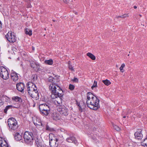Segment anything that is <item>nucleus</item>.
Segmentation results:
<instances>
[{
	"mask_svg": "<svg viewBox=\"0 0 147 147\" xmlns=\"http://www.w3.org/2000/svg\"><path fill=\"white\" fill-rule=\"evenodd\" d=\"M97 86L96 81L94 80V84L91 87V88L93 90L94 88L96 87Z\"/></svg>",
	"mask_w": 147,
	"mask_h": 147,
	"instance_id": "28",
	"label": "nucleus"
},
{
	"mask_svg": "<svg viewBox=\"0 0 147 147\" xmlns=\"http://www.w3.org/2000/svg\"><path fill=\"white\" fill-rule=\"evenodd\" d=\"M63 1L65 3H67L68 2L67 0H63Z\"/></svg>",
	"mask_w": 147,
	"mask_h": 147,
	"instance_id": "42",
	"label": "nucleus"
},
{
	"mask_svg": "<svg viewBox=\"0 0 147 147\" xmlns=\"http://www.w3.org/2000/svg\"><path fill=\"white\" fill-rule=\"evenodd\" d=\"M5 37L8 41L10 43H13L16 41L17 37L14 33L9 31L5 36Z\"/></svg>",
	"mask_w": 147,
	"mask_h": 147,
	"instance_id": "9",
	"label": "nucleus"
},
{
	"mask_svg": "<svg viewBox=\"0 0 147 147\" xmlns=\"http://www.w3.org/2000/svg\"><path fill=\"white\" fill-rule=\"evenodd\" d=\"M36 121H34V124L35 125L42 126L43 125L41 122V121L39 118L36 117Z\"/></svg>",
	"mask_w": 147,
	"mask_h": 147,
	"instance_id": "20",
	"label": "nucleus"
},
{
	"mask_svg": "<svg viewBox=\"0 0 147 147\" xmlns=\"http://www.w3.org/2000/svg\"><path fill=\"white\" fill-rule=\"evenodd\" d=\"M68 67L72 71H74V69H73V67L72 65L69 64Z\"/></svg>",
	"mask_w": 147,
	"mask_h": 147,
	"instance_id": "30",
	"label": "nucleus"
},
{
	"mask_svg": "<svg viewBox=\"0 0 147 147\" xmlns=\"http://www.w3.org/2000/svg\"><path fill=\"white\" fill-rule=\"evenodd\" d=\"M17 90L19 91L23 92L24 88V85L23 83L20 82L18 83L16 85Z\"/></svg>",
	"mask_w": 147,
	"mask_h": 147,
	"instance_id": "15",
	"label": "nucleus"
},
{
	"mask_svg": "<svg viewBox=\"0 0 147 147\" xmlns=\"http://www.w3.org/2000/svg\"><path fill=\"white\" fill-rule=\"evenodd\" d=\"M14 137L15 139L17 141H20L22 138L21 135L18 132L15 133Z\"/></svg>",
	"mask_w": 147,
	"mask_h": 147,
	"instance_id": "18",
	"label": "nucleus"
},
{
	"mask_svg": "<svg viewBox=\"0 0 147 147\" xmlns=\"http://www.w3.org/2000/svg\"><path fill=\"white\" fill-rule=\"evenodd\" d=\"M59 140L54 136L50 138L49 144L51 147H57L58 146V141Z\"/></svg>",
	"mask_w": 147,
	"mask_h": 147,
	"instance_id": "10",
	"label": "nucleus"
},
{
	"mask_svg": "<svg viewBox=\"0 0 147 147\" xmlns=\"http://www.w3.org/2000/svg\"><path fill=\"white\" fill-rule=\"evenodd\" d=\"M46 130H48V131L50 130V127L47 125L46 126Z\"/></svg>",
	"mask_w": 147,
	"mask_h": 147,
	"instance_id": "35",
	"label": "nucleus"
},
{
	"mask_svg": "<svg viewBox=\"0 0 147 147\" xmlns=\"http://www.w3.org/2000/svg\"><path fill=\"white\" fill-rule=\"evenodd\" d=\"M74 87H75L74 86V85H73L72 84H71L69 85V88L71 90H73L74 88Z\"/></svg>",
	"mask_w": 147,
	"mask_h": 147,
	"instance_id": "29",
	"label": "nucleus"
},
{
	"mask_svg": "<svg viewBox=\"0 0 147 147\" xmlns=\"http://www.w3.org/2000/svg\"><path fill=\"white\" fill-rule=\"evenodd\" d=\"M123 68L122 67H121V66L119 68V69L121 71V72H123Z\"/></svg>",
	"mask_w": 147,
	"mask_h": 147,
	"instance_id": "38",
	"label": "nucleus"
},
{
	"mask_svg": "<svg viewBox=\"0 0 147 147\" xmlns=\"http://www.w3.org/2000/svg\"><path fill=\"white\" fill-rule=\"evenodd\" d=\"M25 32L26 34L31 36L32 35V30L28 28H26L25 30Z\"/></svg>",
	"mask_w": 147,
	"mask_h": 147,
	"instance_id": "24",
	"label": "nucleus"
},
{
	"mask_svg": "<svg viewBox=\"0 0 147 147\" xmlns=\"http://www.w3.org/2000/svg\"><path fill=\"white\" fill-rule=\"evenodd\" d=\"M116 18H122V16H116Z\"/></svg>",
	"mask_w": 147,
	"mask_h": 147,
	"instance_id": "39",
	"label": "nucleus"
},
{
	"mask_svg": "<svg viewBox=\"0 0 147 147\" xmlns=\"http://www.w3.org/2000/svg\"><path fill=\"white\" fill-rule=\"evenodd\" d=\"M0 76L3 80H6L9 78V74L7 70L3 66L0 67Z\"/></svg>",
	"mask_w": 147,
	"mask_h": 147,
	"instance_id": "8",
	"label": "nucleus"
},
{
	"mask_svg": "<svg viewBox=\"0 0 147 147\" xmlns=\"http://www.w3.org/2000/svg\"><path fill=\"white\" fill-rule=\"evenodd\" d=\"M75 14L76 15H77L78 14V13L77 12H75Z\"/></svg>",
	"mask_w": 147,
	"mask_h": 147,
	"instance_id": "45",
	"label": "nucleus"
},
{
	"mask_svg": "<svg viewBox=\"0 0 147 147\" xmlns=\"http://www.w3.org/2000/svg\"><path fill=\"white\" fill-rule=\"evenodd\" d=\"M51 118L53 120L57 121L60 119V117L58 114L56 113H53L51 114Z\"/></svg>",
	"mask_w": 147,
	"mask_h": 147,
	"instance_id": "17",
	"label": "nucleus"
},
{
	"mask_svg": "<svg viewBox=\"0 0 147 147\" xmlns=\"http://www.w3.org/2000/svg\"><path fill=\"white\" fill-rule=\"evenodd\" d=\"M102 82L106 85L109 86L111 84V82L110 81L106 79L102 81Z\"/></svg>",
	"mask_w": 147,
	"mask_h": 147,
	"instance_id": "26",
	"label": "nucleus"
},
{
	"mask_svg": "<svg viewBox=\"0 0 147 147\" xmlns=\"http://www.w3.org/2000/svg\"><path fill=\"white\" fill-rule=\"evenodd\" d=\"M112 125H113V128L117 131H119L120 130V128L118 126L114 124L113 123H112Z\"/></svg>",
	"mask_w": 147,
	"mask_h": 147,
	"instance_id": "27",
	"label": "nucleus"
},
{
	"mask_svg": "<svg viewBox=\"0 0 147 147\" xmlns=\"http://www.w3.org/2000/svg\"><path fill=\"white\" fill-rule=\"evenodd\" d=\"M18 108V107H15L12 106V105H7L5 109H4V112L5 114H7V111L8 110L10 109H12V108Z\"/></svg>",
	"mask_w": 147,
	"mask_h": 147,
	"instance_id": "19",
	"label": "nucleus"
},
{
	"mask_svg": "<svg viewBox=\"0 0 147 147\" xmlns=\"http://www.w3.org/2000/svg\"><path fill=\"white\" fill-rule=\"evenodd\" d=\"M139 15L140 16V17H141V15Z\"/></svg>",
	"mask_w": 147,
	"mask_h": 147,
	"instance_id": "47",
	"label": "nucleus"
},
{
	"mask_svg": "<svg viewBox=\"0 0 147 147\" xmlns=\"http://www.w3.org/2000/svg\"><path fill=\"white\" fill-rule=\"evenodd\" d=\"M12 100H14L16 102H22V99L20 97L17 96L13 97H12Z\"/></svg>",
	"mask_w": 147,
	"mask_h": 147,
	"instance_id": "21",
	"label": "nucleus"
},
{
	"mask_svg": "<svg viewBox=\"0 0 147 147\" xmlns=\"http://www.w3.org/2000/svg\"><path fill=\"white\" fill-rule=\"evenodd\" d=\"M33 142L35 141V144L36 145L37 147H42V145L41 143L40 142V140H39L38 136L35 135V137H33Z\"/></svg>",
	"mask_w": 147,
	"mask_h": 147,
	"instance_id": "13",
	"label": "nucleus"
},
{
	"mask_svg": "<svg viewBox=\"0 0 147 147\" xmlns=\"http://www.w3.org/2000/svg\"><path fill=\"white\" fill-rule=\"evenodd\" d=\"M49 85V89L52 93L51 95V98L55 99L58 97L63 96V91L61 88L57 85L59 79L50 76L48 79Z\"/></svg>",
	"mask_w": 147,
	"mask_h": 147,
	"instance_id": "1",
	"label": "nucleus"
},
{
	"mask_svg": "<svg viewBox=\"0 0 147 147\" xmlns=\"http://www.w3.org/2000/svg\"><path fill=\"white\" fill-rule=\"evenodd\" d=\"M62 97H58L56 98H57L56 101L58 104L57 106V110L62 116H67L69 114V110L64 105H61L62 100Z\"/></svg>",
	"mask_w": 147,
	"mask_h": 147,
	"instance_id": "3",
	"label": "nucleus"
},
{
	"mask_svg": "<svg viewBox=\"0 0 147 147\" xmlns=\"http://www.w3.org/2000/svg\"><path fill=\"white\" fill-rule=\"evenodd\" d=\"M60 130L61 131L64 132L65 131V130L63 128H61Z\"/></svg>",
	"mask_w": 147,
	"mask_h": 147,
	"instance_id": "40",
	"label": "nucleus"
},
{
	"mask_svg": "<svg viewBox=\"0 0 147 147\" xmlns=\"http://www.w3.org/2000/svg\"><path fill=\"white\" fill-rule=\"evenodd\" d=\"M125 66V65L124 63H123L121 66V67H122L123 68Z\"/></svg>",
	"mask_w": 147,
	"mask_h": 147,
	"instance_id": "41",
	"label": "nucleus"
},
{
	"mask_svg": "<svg viewBox=\"0 0 147 147\" xmlns=\"http://www.w3.org/2000/svg\"><path fill=\"white\" fill-rule=\"evenodd\" d=\"M40 113L44 116H49L51 114L50 106L49 104H43L39 106Z\"/></svg>",
	"mask_w": 147,
	"mask_h": 147,
	"instance_id": "6",
	"label": "nucleus"
},
{
	"mask_svg": "<svg viewBox=\"0 0 147 147\" xmlns=\"http://www.w3.org/2000/svg\"><path fill=\"white\" fill-rule=\"evenodd\" d=\"M86 55L93 60H95L96 59V57L95 56L91 53H87Z\"/></svg>",
	"mask_w": 147,
	"mask_h": 147,
	"instance_id": "23",
	"label": "nucleus"
},
{
	"mask_svg": "<svg viewBox=\"0 0 147 147\" xmlns=\"http://www.w3.org/2000/svg\"><path fill=\"white\" fill-rule=\"evenodd\" d=\"M3 104V102L2 100L0 99V107Z\"/></svg>",
	"mask_w": 147,
	"mask_h": 147,
	"instance_id": "36",
	"label": "nucleus"
},
{
	"mask_svg": "<svg viewBox=\"0 0 147 147\" xmlns=\"http://www.w3.org/2000/svg\"><path fill=\"white\" fill-rule=\"evenodd\" d=\"M8 128L10 131H17L18 126L17 121L13 118L9 119L7 121Z\"/></svg>",
	"mask_w": 147,
	"mask_h": 147,
	"instance_id": "7",
	"label": "nucleus"
},
{
	"mask_svg": "<svg viewBox=\"0 0 147 147\" xmlns=\"http://www.w3.org/2000/svg\"><path fill=\"white\" fill-rule=\"evenodd\" d=\"M19 75L16 72L12 70L11 71V77L12 80L14 82H16L18 79V75Z\"/></svg>",
	"mask_w": 147,
	"mask_h": 147,
	"instance_id": "14",
	"label": "nucleus"
},
{
	"mask_svg": "<svg viewBox=\"0 0 147 147\" xmlns=\"http://www.w3.org/2000/svg\"><path fill=\"white\" fill-rule=\"evenodd\" d=\"M78 106L79 107V109L80 111L82 112V108L80 105V103H78Z\"/></svg>",
	"mask_w": 147,
	"mask_h": 147,
	"instance_id": "32",
	"label": "nucleus"
},
{
	"mask_svg": "<svg viewBox=\"0 0 147 147\" xmlns=\"http://www.w3.org/2000/svg\"><path fill=\"white\" fill-rule=\"evenodd\" d=\"M134 9H136V8H137V7L135 5V6H134Z\"/></svg>",
	"mask_w": 147,
	"mask_h": 147,
	"instance_id": "44",
	"label": "nucleus"
},
{
	"mask_svg": "<svg viewBox=\"0 0 147 147\" xmlns=\"http://www.w3.org/2000/svg\"><path fill=\"white\" fill-rule=\"evenodd\" d=\"M122 18H126V17L128 16V14H124L123 15H122Z\"/></svg>",
	"mask_w": 147,
	"mask_h": 147,
	"instance_id": "37",
	"label": "nucleus"
},
{
	"mask_svg": "<svg viewBox=\"0 0 147 147\" xmlns=\"http://www.w3.org/2000/svg\"><path fill=\"white\" fill-rule=\"evenodd\" d=\"M142 130L141 129H138L134 134L135 138L138 140H141L143 137L142 134Z\"/></svg>",
	"mask_w": 147,
	"mask_h": 147,
	"instance_id": "12",
	"label": "nucleus"
},
{
	"mask_svg": "<svg viewBox=\"0 0 147 147\" xmlns=\"http://www.w3.org/2000/svg\"><path fill=\"white\" fill-rule=\"evenodd\" d=\"M73 82L78 83V79L74 77L72 80Z\"/></svg>",
	"mask_w": 147,
	"mask_h": 147,
	"instance_id": "33",
	"label": "nucleus"
},
{
	"mask_svg": "<svg viewBox=\"0 0 147 147\" xmlns=\"http://www.w3.org/2000/svg\"><path fill=\"white\" fill-rule=\"evenodd\" d=\"M30 66L32 68H34L36 65V63L34 61H29Z\"/></svg>",
	"mask_w": 147,
	"mask_h": 147,
	"instance_id": "22",
	"label": "nucleus"
},
{
	"mask_svg": "<svg viewBox=\"0 0 147 147\" xmlns=\"http://www.w3.org/2000/svg\"><path fill=\"white\" fill-rule=\"evenodd\" d=\"M35 135H34L32 132L25 131L24 135V142L26 144L30 146L33 144V139Z\"/></svg>",
	"mask_w": 147,
	"mask_h": 147,
	"instance_id": "5",
	"label": "nucleus"
},
{
	"mask_svg": "<svg viewBox=\"0 0 147 147\" xmlns=\"http://www.w3.org/2000/svg\"><path fill=\"white\" fill-rule=\"evenodd\" d=\"M0 147H9L6 141L1 137H0Z\"/></svg>",
	"mask_w": 147,
	"mask_h": 147,
	"instance_id": "16",
	"label": "nucleus"
},
{
	"mask_svg": "<svg viewBox=\"0 0 147 147\" xmlns=\"http://www.w3.org/2000/svg\"><path fill=\"white\" fill-rule=\"evenodd\" d=\"M44 62L46 64L51 65L53 63V61L52 59H50L48 60H45Z\"/></svg>",
	"mask_w": 147,
	"mask_h": 147,
	"instance_id": "25",
	"label": "nucleus"
},
{
	"mask_svg": "<svg viewBox=\"0 0 147 147\" xmlns=\"http://www.w3.org/2000/svg\"><path fill=\"white\" fill-rule=\"evenodd\" d=\"M125 117H126V116H123V118H125Z\"/></svg>",
	"mask_w": 147,
	"mask_h": 147,
	"instance_id": "46",
	"label": "nucleus"
},
{
	"mask_svg": "<svg viewBox=\"0 0 147 147\" xmlns=\"http://www.w3.org/2000/svg\"><path fill=\"white\" fill-rule=\"evenodd\" d=\"M28 93L30 96L33 98H36L39 96L38 93L36 85L32 82L27 84Z\"/></svg>",
	"mask_w": 147,
	"mask_h": 147,
	"instance_id": "4",
	"label": "nucleus"
},
{
	"mask_svg": "<svg viewBox=\"0 0 147 147\" xmlns=\"http://www.w3.org/2000/svg\"><path fill=\"white\" fill-rule=\"evenodd\" d=\"M5 101L6 102H9V101L10 100V99L9 98L7 97H5Z\"/></svg>",
	"mask_w": 147,
	"mask_h": 147,
	"instance_id": "34",
	"label": "nucleus"
},
{
	"mask_svg": "<svg viewBox=\"0 0 147 147\" xmlns=\"http://www.w3.org/2000/svg\"><path fill=\"white\" fill-rule=\"evenodd\" d=\"M32 50H33V51H34V50H35V48L33 47H32Z\"/></svg>",
	"mask_w": 147,
	"mask_h": 147,
	"instance_id": "43",
	"label": "nucleus"
},
{
	"mask_svg": "<svg viewBox=\"0 0 147 147\" xmlns=\"http://www.w3.org/2000/svg\"><path fill=\"white\" fill-rule=\"evenodd\" d=\"M37 76L36 75H32V80L33 81H34L37 80Z\"/></svg>",
	"mask_w": 147,
	"mask_h": 147,
	"instance_id": "31",
	"label": "nucleus"
},
{
	"mask_svg": "<svg viewBox=\"0 0 147 147\" xmlns=\"http://www.w3.org/2000/svg\"><path fill=\"white\" fill-rule=\"evenodd\" d=\"M68 135L69 137L66 138V141L69 143H73L75 144H78V142L76 138L73 136L72 134H68Z\"/></svg>",
	"mask_w": 147,
	"mask_h": 147,
	"instance_id": "11",
	"label": "nucleus"
},
{
	"mask_svg": "<svg viewBox=\"0 0 147 147\" xmlns=\"http://www.w3.org/2000/svg\"><path fill=\"white\" fill-rule=\"evenodd\" d=\"M90 92L87 93L86 104L87 106L90 109L94 110H97L100 108L99 100L97 96H94Z\"/></svg>",
	"mask_w": 147,
	"mask_h": 147,
	"instance_id": "2",
	"label": "nucleus"
}]
</instances>
